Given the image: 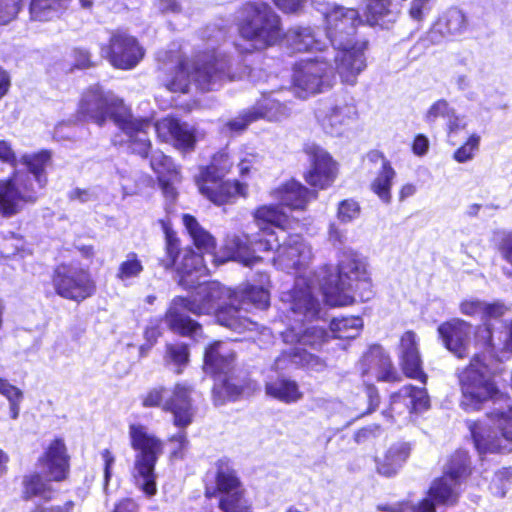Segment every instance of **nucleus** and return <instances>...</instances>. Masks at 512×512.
<instances>
[{
    "instance_id": "f257e3e1",
    "label": "nucleus",
    "mask_w": 512,
    "mask_h": 512,
    "mask_svg": "<svg viewBox=\"0 0 512 512\" xmlns=\"http://www.w3.org/2000/svg\"><path fill=\"white\" fill-rule=\"evenodd\" d=\"M238 298L237 293L218 282L200 283L191 299L177 297L172 301L165 321L171 330L193 338L201 336L202 328L187 316L188 311L198 315L216 312L220 325L237 332L252 329L254 323L239 315L240 309L236 307Z\"/></svg>"
},
{
    "instance_id": "f03ea898",
    "label": "nucleus",
    "mask_w": 512,
    "mask_h": 512,
    "mask_svg": "<svg viewBox=\"0 0 512 512\" xmlns=\"http://www.w3.org/2000/svg\"><path fill=\"white\" fill-rule=\"evenodd\" d=\"M461 390L460 406L466 412H477L491 401L486 417L497 426L501 436L512 443V400L496 385L489 365L476 355L458 374Z\"/></svg>"
},
{
    "instance_id": "7ed1b4c3",
    "label": "nucleus",
    "mask_w": 512,
    "mask_h": 512,
    "mask_svg": "<svg viewBox=\"0 0 512 512\" xmlns=\"http://www.w3.org/2000/svg\"><path fill=\"white\" fill-rule=\"evenodd\" d=\"M259 251H276L274 265L297 276L292 290L283 293L282 301L289 304L294 313L313 317L317 313L318 300L314 296L315 287L305 277L313 259L311 246L300 235L286 237L277 235L274 239L257 240Z\"/></svg>"
},
{
    "instance_id": "20e7f679",
    "label": "nucleus",
    "mask_w": 512,
    "mask_h": 512,
    "mask_svg": "<svg viewBox=\"0 0 512 512\" xmlns=\"http://www.w3.org/2000/svg\"><path fill=\"white\" fill-rule=\"evenodd\" d=\"M324 20L327 38L337 50L335 69L343 83L355 85L358 75L366 68L367 42L353 38L361 23L359 13L334 4L324 12Z\"/></svg>"
},
{
    "instance_id": "39448f33",
    "label": "nucleus",
    "mask_w": 512,
    "mask_h": 512,
    "mask_svg": "<svg viewBox=\"0 0 512 512\" xmlns=\"http://www.w3.org/2000/svg\"><path fill=\"white\" fill-rule=\"evenodd\" d=\"M79 113L86 119L102 125L107 118L113 119L123 131L127 139L125 142L130 149L147 156L151 142L148 131L153 127L148 118H134L121 99L111 92H105L100 87L88 89L82 96L79 104Z\"/></svg>"
},
{
    "instance_id": "423d86ee",
    "label": "nucleus",
    "mask_w": 512,
    "mask_h": 512,
    "mask_svg": "<svg viewBox=\"0 0 512 512\" xmlns=\"http://www.w3.org/2000/svg\"><path fill=\"white\" fill-rule=\"evenodd\" d=\"M320 290L327 304L347 306L354 302L357 293L361 301L373 296L372 285L366 270V264L355 254H346L338 265L336 275H324Z\"/></svg>"
},
{
    "instance_id": "0eeeda50",
    "label": "nucleus",
    "mask_w": 512,
    "mask_h": 512,
    "mask_svg": "<svg viewBox=\"0 0 512 512\" xmlns=\"http://www.w3.org/2000/svg\"><path fill=\"white\" fill-rule=\"evenodd\" d=\"M253 217L263 236L256 241L274 239L277 235L285 237L284 226L288 221V216L283 209L275 205H262L254 211ZM252 246H257L255 240H250L247 235L231 234L225 239L224 256L212 255V257L217 264L235 260L245 266H252L259 261V257L254 255L255 249Z\"/></svg>"
},
{
    "instance_id": "6e6552de",
    "label": "nucleus",
    "mask_w": 512,
    "mask_h": 512,
    "mask_svg": "<svg viewBox=\"0 0 512 512\" xmlns=\"http://www.w3.org/2000/svg\"><path fill=\"white\" fill-rule=\"evenodd\" d=\"M232 161L225 151L216 153L209 166L200 169L195 177L199 192L211 202L222 205L237 196H246L247 185L238 181H223Z\"/></svg>"
},
{
    "instance_id": "1a4fd4ad",
    "label": "nucleus",
    "mask_w": 512,
    "mask_h": 512,
    "mask_svg": "<svg viewBox=\"0 0 512 512\" xmlns=\"http://www.w3.org/2000/svg\"><path fill=\"white\" fill-rule=\"evenodd\" d=\"M239 32L253 49H265L281 38L279 16L266 3L248 2L241 11Z\"/></svg>"
},
{
    "instance_id": "9d476101",
    "label": "nucleus",
    "mask_w": 512,
    "mask_h": 512,
    "mask_svg": "<svg viewBox=\"0 0 512 512\" xmlns=\"http://www.w3.org/2000/svg\"><path fill=\"white\" fill-rule=\"evenodd\" d=\"M205 497L217 498L218 509L222 512H251L243 499L238 475L227 458L216 461L215 474L206 478Z\"/></svg>"
},
{
    "instance_id": "9b49d317",
    "label": "nucleus",
    "mask_w": 512,
    "mask_h": 512,
    "mask_svg": "<svg viewBox=\"0 0 512 512\" xmlns=\"http://www.w3.org/2000/svg\"><path fill=\"white\" fill-rule=\"evenodd\" d=\"M234 357V350L227 342H215L206 350L204 356L206 373L217 375L214 393L229 399H236L244 392L242 385H238L235 379L227 376L233 367Z\"/></svg>"
},
{
    "instance_id": "f8f14e48",
    "label": "nucleus",
    "mask_w": 512,
    "mask_h": 512,
    "mask_svg": "<svg viewBox=\"0 0 512 512\" xmlns=\"http://www.w3.org/2000/svg\"><path fill=\"white\" fill-rule=\"evenodd\" d=\"M358 370L368 387L370 404L373 406H377L379 402L378 393L373 387L374 381L398 382L401 380L390 356L379 345L371 346L362 356L358 363Z\"/></svg>"
},
{
    "instance_id": "ddd939ff",
    "label": "nucleus",
    "mask_w": 512,
    "mask_h": 512,
    "mask_svg": "<svg viewBox=\"0 0 512 512\" xmlns=\"http://www.w3.org/2000/svg\"><path fill=\"white\" fill-rule=\"evenodd\" d=\"M178 239L168 235L166 241L167 257L161 260V265L169 269L177 263V271L180 275V284L186 288H192L196 281L208 272L203 263V257L192 249H184L180 252Z\"/></svg>"
},
{
    "instance_id": "4468645a",
    "label": "nucleus",
    "mask_w": 512,
    "mask_h": 512,
    "mask_svg": "<svg viewBox=\"0 0 512 512\" xmlns=\"http://www.w3.org/2000/svg\"><path fill=\"white\" fill-rule=\"evenodd\" d=\"M52 282L59 296L76 302H81L92 296L96 289L90 273L73 265L57 266Z\"/></svg>"
},
{
    "instance_id": "2eb2a0df",
    "label": "nucleus",
    "mask_w": 512,
    "mask_h": 512,
    "mask_svg": "<svg viewBox=\"0 0 512 512\" xmlns=\"http://www.w3.org/2000/svg\"><path fill=\"white\" fill-rule=\"evenodd\" d=\"M334 78L333 68L325 59H307L296 64L293 84L301 92L300 97L304 98L331 87Z\"/></svg>"
},
{
    "instance_id": "dca6fc26",
    "label": "nucleus",
    "mask_w": 512,
    "mask_h": 512,
    "mask_svg": "<svg viewBox=\"0 0 512 512\" xmlns=\"http://www.w3.org/2000/svg\"><path fill=\"white\" fill-rule=\"evenodd\" d=\"M38 186L30 174L16 171L7 180H0V214L10 216L17 212L18 201H33Z\"/></svg>"
},
{
    "instance_id": "f3484780",
    "label": "nucleus",
    "mask_w": 512,
    "mask_h": 512,
    "mask_svg": "<svg viewBox=\"0 0 512 512\" xmlns=\"http://www.w3.org/2000/svg\"><path fill=\"white\" fill-rule=\"evenodd\" d=\"M286 305L287 309L291 312V316H288L289 320L293 321L294 324L282 332L284 342L295 344L293 348H300V351L305 350V347L312 349L321 347L328 338L327 332L317 326L302 328L304 321L312 320L318 315L320 305L318 304L317 313L313 317H305L303 314L294 313L290 305Z\"/></svg>"
},
{
    "instance_id": "a211bd4d",
    "label": "nucleus",
    "mask_w": 512,
    "mask_h": 512,
    "mask_svg": "<svg viewBox=\"0 0 512 512\" xmlns=\"http://www.w3.org/2000/svg\"><path fill=\"white\" fill-rule=\"evenodd\" d=\"M106 54L114 67L129 70L141 61L144 50L136 38L125 32L117 31L111 35Z\"/></svg>"
},
{
    "instance_id": "6ab92c4d",
    "label": "nucleus",
    "mask_w": 512,
    "mask_h": 512,
    "mask_svg": "<svg viewBox=\"0 0 512 512\" xmlns=\"http://www.w3.org/2000/svg\"><path fill=\"white\" fill-rule=\"evenodd\" d=\"M464 483L435 478L426 492V497L414 505L411 512H436L439 505H455L460 498V486Z\"/></svg>"
},
{
    "instance_id": "aec40b11",
    "label": "nucleus",
    "mask_w": 512,
    "mask_h": 512,
    "mask_svg": "<svg viewBox=\"0 0 512 512\" xmlns=\"http://www.w3.org/2000/svg\"><path fill=\"white\" fill-rule=\"evenodd\" d=\"M305 152L311 161V168L306 173V181L320 189L330 186L336 177V165L331 156L316 144H307Z\"/></svg>"
},
{
    "instance_id": "412c9836",
    "label": "nucleus",
    "mask_w": 512,
    "mask_h": 512,
    "mask_svg": "<svg viewBox=\"0 0 512 512\" xmlns=\"http://www.w3.org/2000/svg\"><path fill=\"white\" fill-rule=\"evenodd\" d=\"M399 365L408 378L426 382V375L422 370V360L419 352V338L416 333L409 330L402 334L397 348Z\"/></svg>"
},
{
    "instance_id": "4be33fe9",
    "label": "nucleus",
    "mask_w": 512,
    "mask_h": 512,
    "mask_svg": "<svg viewBox=\"0 0 512 512\" xmlns=\"http://www.w3.org/2000/svg\"><path fill=\"white\" fill-rule=\"evenodd\" d=\"M161 451L162 450H137V454H135L132 477H134L135 486L148 497L157 493L155 464H157L158 453Z\"/></svg>"
},
{
    "instance_id": "5701e85b",
    "label": "nucleus",
    "mask_w": 512,
    "mask_h": 512,
    "mask_svg": "<svg viewBox=\"0 0 512 512\" xmlns=\"http://www.w3.org/2000/svg\"><path fill=\"white\" fill-rule=\"evenodd\" d=\"M471 332V324L459 318L446 321L438 327L444 346L458 358L468 354Z\"/></svg>"
},
{
    "instance_id": "b1692460",
    "label": "nucleus",
    "mask_w": 512,
    "mask_h": 512,
    "mask_svg": "<svg viewBox=\"0 0 512 512\" xmlns=\"http://www.w3.org/2000/svg\"><path fill=\"white\" fill-rule=\"evenodd\" d=\"M357 118L353 103L339 101L325 111L317 113V119L324 131L332 136H340Z\"/></svg>"
},
{
    "instance_id": "393cba45",
    "label": "nucleus",
    "mask_w": 512,
    "mask_h": 512,
    "mask_svg": "<svg viewBox=\"0 0 512 512\" xmlns=\"http://www.w3.org/2000/svg\"><path fill=\"white\" fill-rule=\"evenodd\" d=\"M192 391L190 386L178 383L164 401L163 410L172 413L177 426L186 427L192 422L195 414Z\"/></svg>"
},
{
    "instance_id": "a878e982",
    "label": "nucleus",
    "mask_w": 512,
    "mask_h": 512,
    "mask_svg": "<svg viewBox=\"0 0 512 512\" xmlns=\"http://www.w3.org/2000/svg\"><path fill=\"white\" fill-rule=\"evenodd\" d=\"M193 69L194 84L203 91L217 89L226 80L235 78L227 71L228 60L225 57H214L213 62L198 63L193 66Z\"/></svg>"
},
{
    "instance_id": "bb28decb",
    "label": "nucleus",
    "mask_w": 512,
    "mask_h": 512,
    "mask_svg": "<svg viewBox=\"0 0 512 512\" xmlns=\"http://www.w3.org/2000/svg\"><path fill=\"white\" fill-rule=\"evenodd\" d=\"M154 128L162 141L172 142L180 149H191L195 144V135L189 125L174 118H164L156 122Z\"/></svg>"
},
{
    "instance_id": "cd10ccee",
    "label": "nucleus",
    "mask_w": 512,
    "mask_h": 512,
    "mask_svg": "<svg viewBox=\"0 0 512 512\" xmlns=\"http://www.w3.org/2000/svg\"><path fill=\"white\" fill-rule=\"evenodd\" d=\"M67 450H46L37 460V471L40 477L49 481L61 482L69 474V456Z\"/></svg>"
},
{
    "instance_id": "c85d7f7f",
    "label": "nucleus",
    "mask_w": 512,
    "mask_h": 512,
    "mask_svg": "<svg viewBox=\"0 0 512 512\" xmlns=\"http://www.w3.org/2000/svg\"><path fill=\"white\" fill-rule=\"evenodd\" d=\"M370 161L380 163V168L374 180L371 182V190L384 202L390 203L391 201V187L396 171L391 166V163L377 151H372L368 154Z\"/></svg>"
},
{
    "instance_id": "c756f323",
    "label": "nucleus",
    "mask_w": 512,
    "mask_h": 512,
    "mask_svg": "<svg viewBox=\"0 0 512 512\" xmlns=\"http://www.w3.org/2000/svg\"><path fill=\"white\" fill-rule=\"evenodd\" d=\"M283 91L264 94L253 108L256 119L265 118L269 121H281L291 114V108L282 97Z\"/></svg>"
},
{
    "instance_id": "7c9ffc66",
    "label": "nucleus",
    "mask_w": 512,
    "mask_h": 512,
    "mask_svg": "<svg viewBox=\"0 0 512 512\" xmlns=\"http://www.w3.org/2000/svg\"><path fill=\"white\" fill-rule=\"evenodd\" d=\"M272 196L282 206L291 210H302L306 207L311 193L299 182L291 180L272 192Z\"/></svg>"
},
{
    "instance_id": "2f4dec72",
    "label": "nucleus",
    "mask_w": 512,
    "mask_h": 512,
    "mask_svg": "<svg viewBox=\"0 0 512 512\" xmlns=\"http://www.w3.org/2000/svg\"><path fill=\"white\" fill-rule=\"evenodd\" d=\"M467 26L464 13L457 9H449L433 26L430 32L432 41H440L441 37L461 34Z\"/></svg>"
},
{
    "instance_id": "473e14b6",
    "label": "nucleus",
    "mask_w": 512,
    "mask_h": 512,
    "mask_svg": "<svg viewBox=\"0 0 512 512\" xmlns=\"http://www.w3.org/2000/svg\"><path fill=\"white\" fill-rule=\"evenodd\" d=\"M472 470L473 467H471L470 457L466 450H454V453L448 457L447 463L443 465L442 476L437 478H444L455 483H465Z\"/></svg>"
},
{
    "instance_id": "72a5a7b5",
    "label": "nucleus",
    "mask_w": 512,
    "mask_h": 512,
    "mask_svg": "<svg viewBox=\"0 0 512 512\" xmlns=\"http://www.w3.org/2000/svg\"><path fill=\"white\" fill-rule=\"evenodd\" d=\"M69 3L70 0H31L30 18L38 22L57 20L65 13Z\"/></svg>"
},
{
    "instance_id": "f704fd0d",
    "label": "nucleus",
    "mask_w": 512,
    "mask_h": 512,
    "mask_svg": "<svg viewBox=\"0 0 512 512\" xmlns=\"http://www.w3.org/2000/svg\"><path fill=\"white\" fill-rule=\"evenodd\" d=\"M468 430L475 448H499L500 431L493 424L484 421H468Z\"/></svg>"
},
{
    "instance_id": "c9c22d12",
    "label": "nucleus",
    "mask_w": 512,
    "mask_h": 512,
    "mask_svg": "<svg viewBox=\"0 0 512 512\" xmlns=\"http://www.w3.org/2000/svg\"><path fill=\"white\" fill-rule=\"evenodd\" d=\"M391 399L392 411L396 409L395 406L401 401L410 411L419 412L429 407V397L426 390L411 385L402 387L399 392L392 395Z\"/></svg>"
},
{
    "instance_id": "e433bc0d",
    "label": "nucleus",
    "mask_w": 512,
    "mask_h": 512,
    "mask_svg": "<svg viewBox=\"0 0 512 512\" xmlns=\"http://www.w3.org/2000/svg\"><path fill=\"white\" fill-rule=\"evenodd\" d=\"M20 162L27 167L38 188H44L47 183L46 168L51 163V153L48 150H42L37 153L24 154Z\"/></svg>"
},
{
    "instance_id": "4c0bfd02",
    "label": "nucleus",
    "mask_w": 512,
    "mask_h": 512,
    "mask_svg": "<svg viewBox=\"0 0 512 512\" xmlns=\"http://www.w3.org/2000/svg\"><path fill=\"white\" fill-rule=\"evenodd\" d=\"M182 223L198 249L207 253L214 251L216 247L215 238L200 225L194 216L183 214Z\"/></svg>"
},
{
    "instance_id": "58836bf2",
    "label": "nucleus",
    "mask_w": 512,
    "mask_h": 512,
    "mask_svg": "<svg viewBox=\"0 0 512 512\" xmlns=\"http://www.w3.org/2000/svg\"><path fill=\"white\" fill-rule=\"evenodd\" d=\"M409 458V450H377L374 456L377 472L390 477L395 474Z\"/></svg>"
},
{
    "instance_id": "ea45409f",
    "label": "nucleus",
    "mask_w": 512,
    "mask_h": 512,
    "mask_svg": "<svg viewBox=\"0 0 512 512\" xmlns=\"http://www.w3.org/2000/svg\"><path fill=\"white\" fill-rule=\"evenodd\" d=\"M285 39L289 47L297 52L322 50L325 46L324 43L315 39L314 33L310 28H292L285 35Z\"/></svg>"
},
{
    "instance_id": "a19ab883",
    "label": "nucleus",
    "mask_w": 512,
    "mask_h": 512,
    "mask_svg": "<svg viewBox=\"0 0 512 512\" xmlns=\"http://www.w3.org/2000/svg\"><path fill=\"white\" fill-rule=\"evenodd\" d=\"M288 361L313 370H321L324 367V363L319 357L308 353L306 350L300 351V348H290L289 351H284L275 361L276 369L287 368L286 362Z\"/></svg>"
},
{
    "instance_id": "79ce46f5",
    "label": "nucleus",
    "mask_w": 512,
    "mask_h": 512,
    "mask_svg": "<svg viewBox=\"0 0 512 512\" xmlns=\"http://www.w3.org/2000/svg\"><path fill=\"white\" fill-rule=\"evenodd\" d=\"M266 393L285 403H293L303 396L295 381L279 378L266 384Z\"/></svg>"
},
{
    "instance_id": "37998d69",
    "label": "nucleus",
    "mask_w": 512,
    "mask_h": 512,
    "mask_svg": "<svg viewBox=\"0 0 512 512\" xmlns=\"http://www.w3.org/2000/svg\"><path fill=\"white\" fill-rule=\"evenodd\" d=\"M236 293L239 297L238 301H236V307L240 309V316H244L243 312L248 311L247 306L249 305L264 309L269 304V292L264 287L250 286Z\"/></svg>"
},
{
    "instance_id": "c03bdc74",
    "label": "nucleus",
    "mask_w": 512,
    "mask_h": 512,
    "mask_svg": "<svg viewBox=\"0 0 512 512\" xmlns=\"http://www.w3.org/2000/svg\"><path fill=\"white\" fill-rule=\"evenodd\" d=\"M363 328V321L360 317L335 318L330 323V332L334 338L354 339Z\"/></svg>"
},
{
    "instance_id": "a18cd8bd",
    "label": "nucleus",
    "mask_w": 512,
    "mask_h": 512,
    "mask_svg": "<svg viewBox=\"0 0 512 512\" xmlns=\"http://www.w3.org/2000/svg\"><path fill=\"white\" fill-rule=\"evenodd\" d=\"M176 63V70L165 80V85L172 92L186 93L191 85L190 66L180 56L176 57Z\"/></svg>"
},
{
    "instance_id": "49530a36",
    "label": "nucleus",
    "mask_w": 512,
    "mask_h": 512,
    "mask_svg": "<svg viewBox=\"0 0 512 512\" xmlns=\"http://www.w3.org/2000/svg\"><path fill=\"white\" fill-rule=\"evenodd\" d=\"M144 271L142 261L135 252H129L125 259L119 264L116 272V278L125 285L140 277Z\"/></svg>"
},
{
    "instance_id": "de8ad7c7",
    "label": "nucleus",
    "mask_w": 512,
    "mask_h": 512,
    "mask_svg": "<svg viewBox=\"0 0 512 512\" xmlns=\"http://www.w3.org/2000/svg\"><path fill=\"white\" fill-rule=\"evenodd\" d=\"M50 482L47 478L38 473H31L23 476V499L29 500L33 497L46 498L50 493Z\"/></svg>"
},
{
    "instance_id": "09e8293b",
    "label": "nucleus",
    "mask_w": 512,
    "mask_h": 512,
    "mask_svg": "<svg viewBox=\"0 0 512 512\" xmlns=\"http://www.w3.org/2000/svg\"><path fill=\"white\" fill-rule=\"evenodd\" d=\"M0 394L9 403V412L12 419H17L20 414L21 403L24 399V392L5 378H0Z\"/></svg>"
},
{
    "instance_id": "8fccbe9b",
    "label": "nucleus",
    "mask_w": 512,
    "mask_h": 512,
    "mask_svg": "<svg viewBox=\"0 0 512 512\" xmlns=\"http://www.w3.org/2000/svg\"><path fill=\"white\" fill-rule=\"evenodd\" d=\"M129 434L133 448H157L161 445L160 440L141 424H131Z\"/></svg>"
},
{
    "instance_id": "3c124183",
    "label": "nucleus",
    "mask_w": 512,
    "mask_h": 512,
    "mask_svg": "<svg viewBox=\"0 0 512 512\" xmlns=\"http://www.w3.org/2000/svg\"><path fill=\"white\" fill-rule=\"evenodd\" d=\"M165 364L175 367L176 373L182 372V367L186 366L189 361V352L185 344H168L164 356Z\"/></svg>"
},
{
    "instance_id": "603ef678",
    "label": "nucleus",
    "mask_w": 512,
    "mask_h": 512,
    "mask_svg": "<svg viewBox=\"0 0 512 512\" xmlns=\"http://www.w3.org/2000/svg\"><path fill=\"white\" fill-rule=\"evenodd\" d=\"M150 165L153 171L158 175L160 181H164L166 176H176V167L168 156L161 151H153L151 154Z\"/></svg>"
},
{
    "instance_id": "864d4df0",
    "label": "nucleus",
    "mask_w": 512,
    "mask_h": 512,
    "mask_svg": "<svg viewBox=\"0 0 512 512\" xmlns=\"http://www.w3.org/2000/svg\"><path fill=\"white\" fill-rule=\"evenodd\" d=\"M512 481V468L503 467L496 471L494 474V478H492L491 482V491L492 494L496 495L498 498H504L507 491H509V485H511Z\"/></svg>"
},
{
    "instance_id": "5fc2aeb1",
    "label": "nucleus",
    "mask_w": 512,
    "mask_h": 512,
    "mask_svg": "<svg viewBox=\"0 0 512 512\" xmlns=\"http://www.w3.org/2000/svg\"><path fill=\"white\" fill-rule=\"evenodd\" d=\"M476 340L491 352L502 350V332H499L496 341L494 337V331L490 324H484L483 326L478 327L476 332Z\"/></svg>"
},
{
    "instance_id": "6e6d98bb",
    "label": "nucleus",
    "mask_w": 512,
    "mask_h": 512,
    "mask_svg": "<svg viewBox=\"0 0 512 512\" xmlns=\"http://www.w3.org/2000/svg\"><path fill=\"white\" fill-rule=\"evenodd\" d=\"M453 111L454 108H452L446 100L440 99L429 107L424 119L427 123L433 124L438 118H444L447 120L449 117H452Z\"/></svg>"
},
{
    "instance_id": "4d7b16f0",
    "label": "nucleus",
    "mask_w": 512,
    "mask_h": 512,
    "mask_svg": "<svg viewBox=\"0 0 512 512\" xmlns=\"http://www.w3.org/2000/svg\"><path fill=\"white\" fill-rule=\"evenodd\" d=\"M479 143L480 137L476 134L471 135L468 140L454 152V160L459 163L472 160L475 152L479 148Z\"/></svg>"
},
{
    "instance_id": "13d9d810",
    "label": "nucleus",
    "mask_w": 512,
    "mask_h": 512,
    "mask_svg": "<svg viewBox=\"0 0 512 512\" xmlns=\"http://www.w3.org/2000/svg\"><path fill=\"white\" fill-rule=\"evenodd\" d=\"M22 0H0V25H5L16 18L21 9Z\"/></svg>"
},
{
    "instance_id": "bf43d9fd",
    "label": "nucleus",
    "mask_w": 512,
    "mask_h": 512,
    "mask_svg": "<svg viewBox=\"0 0 512 512\" xmlns=\"http://www.w3.org/2000/svg\"><path fill=\"white\" fill-rule=\"evenodd\" d=\"M167 397V391L163 387H156L146 392L141 397L142 406L145 408L159 407L163 408L164 401Z\"/></svg>"
},
{
    "instance_id": "052dcab7",
    "label": "nucleus",
    "mask_w": 512,
    "mask_h": 512,
    "mask_svg": "<svg viewBox=\"0 0 512 512\" xmlns=\"http://www.w3.org/2000/svg\"><path fill=\"white\" fill-rule=\"evenodd\" d=\"M359 213L360 207L357 202L344 200L339 204L337 216L341 222L347 223L356 219Z\"/></svg>"
},
{
    "instance_id": "680f3d73",
    "label": "nucleus",
    "mask_w": 512,
    "mask_h": 512,
    "mask_svg": "<svg viewBox=\"0 0 512 512\" xmlns=\"http://www.w3.org/2000/svg\"><path fill=\"white\" fill-rule=\"evenodd\" d=\"M484 310L485 302L478 299H466L460 303V311L466 316H479L484 319Z\"/></svg>"
},
{
    "instance_id": "e2e57ef3",
    "label": "nucleus",
    "mask_w": 512,
    "mask_h": 512,
    "mask_svg": "<svg viewBox=\"0 0 512 512\" xmlns=\"http://www.w3.org/2000/svg\"><path fill=\"white\" fill-rule=\"evenodd\" d=\"M498 251L502 258L512 265V230L500 234Z\"/></svg>"
},
{
    "instance_id": "0e129e2a",
    "label": "nucleus",
    "mask_w": 512,
    "mask_h": 512,
    "mask_svg": "<svg viewBox=\"0 0 512 512\" xmlns=\"http://www.w3.org/2000/svg\"><path fill=\"white\" fill-rule=\"evenodd\" d=\"M387 11V5L383 0H373L367 6V20L371 25L377 23L378 18Z\"/></svg>"
},
{
    "instance_id": "69168bd1",
    "label": "nucleus",
    "mask_w": 512,
    "mask_h": 512,
    "mask_svg": "<svg viewBox=\"0 0 512 512\" xmlns=\"http://www.w3.org/2000/svg\"><path fill=\"white\" fill-rule=\"evenodd\" d=\"M256 120V117H255V114H254V111H249V112H246L242 115H240L239 117L233 119V120H230L229 122L226 123V127L230 130V131H234V132H241L243 131L247 125Z\"/></svg>"
},
{
    "instance_id": "338daca9",
    "label": "nucleus",
    "mask_w": 512,
    "mask_h": 512,
    "mask_svg": "<svg viewBox=\"0 0 512 512\" xmlns=\"http://www.w3.org/2000/svg\"><path fill=\"white\" fill-rule=\"evenodd\" d=\"M379 434L380 430L377 426L363 428L355 434V442L357 445H373V439Z\"/></svg>"
},
{
    "instance_id": "774afa93",
    "label": "nucleus",
    "mask_w": 512,
    "mask_h": 512,
    "mask_svg": "<svg viewBox=\"0 0 512 512\" xmlns=\"http://www.w3.org/2000/svg\"><path fill=\"white\" fill-rule=\"evenodd\" d=\"M433 0H412L409 14L414 20H421L430 10Z\"/></svg>"
}]
</instances>
